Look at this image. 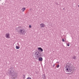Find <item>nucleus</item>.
I'll return each mask as SVG.
<instances>
[{
	"mask_svg": "<svg viewBox=\"0 0 79 79\" xmlns=\"http://www.w3.org/2000/svg\"><path fill=\"white\" fill-rule=\"evenodd\" d=\"M59 67H60V65H59V64H58L56 66V68H58Z\"/></svg>",
	"mask_w": 79,
	"mask_h": 79,
	"instance_id": "4468645a",
	"label": "nucleus"
},
{
	"mask_svg": "<svg viewBox=\"0 0 79 79\" xmlns=\"http://www.w3.org/2000/svg\"><path fill=\"white\" fill-rule=\"evenodd\" d=\"M42 77L44 79H46V78H45V74L43 75L42 76Z\"/></svg>",
	"mask_w": 79,
	"mask_h": 79,
	"instance_id": "9d476101",
	"label": "nucleus"
},
{
	"mask_svg": "<svg viewBox=\"0 0 79 79\" xmlns=\"http://www.w3.org/2000/svg\"><path fill=\"white\" fill-rule=\"evenodd\" d=\"M23 76H24V77H25V75H23Z\"/></svg>",
	"mask_w": 79,
	"mask_h": 79,
	"instance_id": "5701e85b",
	"label": "nucleus"
},
{
	"mask_svg": "<svg viewBox=\"0 0 79 79\" xmlns=\"http://www.w3.org/2000/svg\"><path fill=\"white\" fill-rule=\"evenodd\" d=\"M55 64H53V67H54V66H55Z\"/></svg>",
	"mask_w": 79,
	"mask_h": 79,
	"instance_id": "aec40b11",
	"label": "nucleus"
},
{
	"mask_svg": "<svg viewBox=\"0 0 79 79\" xmlns=\"http://www.w3.org/2000/svg\"><path fill=\"white\" fill-rule=\"evenodd\" d=\"M67 46H68V47H69V43L67 44Z\"/></svg>",
	"mask_w": 79,
	"mask_h": 79,
	"instance_id": "dca6fc26",
	"label": "nucleus"
},
{
	"mask_svg": "<svg viewBox=\"0 0 79 79\" xmlns=\"http://www.w3.org/2000/svg\"><path fill=\"white\" fill-rule=\"evenodd\" d=\"M73 72H72V73H72V74H73Z\"/></svg>",
	"mask_w": 79,
	"mask_h": 79,
	"instance_id": "4be33fe9",
	"label": "nucleus"
},
{
	"mask_svg": "<svg viewBox=\"0 0 79 79\" xmlns=\"http://www.w3.org/2000/svg\"><path fill=\"white\" fill-rule=\"evenodd\" d=\"M22 10L23 12H24V10H26V8L25 7H23L22 8V9H21Z\"/></svg>",
	"mask_w": 79,
	"mask_h": 79,
	"instance_id": "1a4fd4ad",
	"label": "nucleus"
},
{
	"mask_svg": "<svg viewBox=\"0 0 79 79\" xmlns=\"http://www.w3.org/2000/svg\"><path fill=\"white\" fill-rule=\"evenodd\" d=\"M27 79H31V78L30 77H28Z\"/></svg>",
	"mask_w": 79,
	"mask_h": 79,
	"instance_id": "f3484780",
	"label": "nucleus"
},
{
	"mask_svg": "<svg viewBox=\"0 0 79 79\" xmlns=\"http://www.w3.org/2000/svg\"><path fill=\"white\" fill-rule=\"evenodd\" d=\"M38 60L39 61H43V58L41 57H38Z\"/></svg>",
	"mask_w": 79,
	"mask_h": 79,
	"instance_id": "39448f33",
	"label": "nucleus"
},
{
	"mask_svg": "<svg viewBox=\"0 0 79 79\" xmlns=\"http://www.w3.org/2000/svg\"><path fill=\"white\" fill-rule=\"evenodd\" d=\"M34 56L36 58H38L39 57V55L37 53V52H36L34 54Z\"/></svg>",
	"mask_w": 79,
	"mask_h": 79,
	"instance_id": "20e7f679",
	"label": "nucleus"
},
{
	"mask_svg": "<svg viewBox=\"0 0 79 79\" xmlns=\"http://www.w3.org/2000/svg\"><path fill=\"white\" fill-rule=\"evenodd\" d=\"M19 31V33L20 32V34L21 35H24V34H25V30L24 29H20Z\"/></svg>",
	"mask_w": 79,
	"mask_h": 79,
	"instance_id": "7ed1b4c3",
	"label": "nucleus"
},
{
	"mask_svg": "<svg viewBox=\"0 0 79 79\" xmlns=\"http://www.w3.org/2000/svg\"><path fill=\"white\" fill-rule=\"evenodd\" d=\"M62 41L63 42H64V40L63 39H62Z\"/></svg>",
	"mask_w": 79,
	"mask_h": 79,
	"instance_id": "6ab92c4d",
	"label": "nucleus"
},
{
	"mask_svg": "<svg viewBox=\"0 0 79 79\" xmlns=\"http://www.w3.org/2000/svg\"><path fill=\"white\" fill-rule=\"evenodd\" d=\"M65 68H67L66 70V72H69L70 73V72L73 70V67H72V66H71V65L69 64H66Z\"/></svg>",
	"mask_w": 79,
	"mask_h": 79,
	"instance_id": "f03ea898",
	"label": "nucleus"
},
{
	"mask_svg": "<svg viewBox=\"0 0 79 79\" xmlns=\"http://www.w3.org/2000/svg\"><path fill=\"white\" fill-rule=\"evenodd\" d=\"M41 56H42V53H40V54L39 55V57H41Z\"/></svg>",
	"mask_w": 79,
	"mask_h": 79,
	"instance_id": "ddd939ff",
	"label": "nucleus"
},
{
	"mask_svg": "<svg viewBox=\"0 0 79 79\" xmlns=\"http://www.w3.org/2000/svg\"><path fill=\"white\" fill-rule=\"evenodd\" d=\"M73 59H74V60H76L77 59V58L76 56H74L72 58Z\"/></svg>",
	"mask_w": 79,
	"mask_h": 79,
	"instance_id": "9b49d317",
	"label": "nucleus"
},
{
	"mask_svg": "<svg viewBox=\"0 0 79 79\" xmlns=\"http://www.w3.org/2000/svg\"><path fill=\"white\" fill-rule=\"evenodd\" d=\"M56 63H59V62H57Z\"/></svg>",
	"mask_w": 79,
	"mask_h": 79,
	"instance_id": "412c9836",
	"label": "nucleus"
},
{
	"mask_svg": "<svg viewBox=\"0 0 79 79\" xmlns=\"http://www.w3.org/2000/svg\"><path fill=\"white\" fill-rule=\"evenodd\" d=\"M40 26H41V27H45V24L44 23H42L40 24Z\"/></svg>",
	"mask_w": 79,
	"mask_h": 79,
	"instance_id": "6e6552de",
	"label": "nucleus"
},
{
	"mask_svg": "<svg viewBox=\"0 0 79 79\" xmlns=\"http://www.w3.org/2000/svg\"><path fill=\"white\" fill-rule=\"evenodd\" d=\"M31 27H32V26H31V25H30L29 26V28H31Z\"/></svg>",
	"mask_w": 79,
	"mask_h": 79,
	"instance_id": "a211bd4d",
	"label": "nucleus"
},
{
	"mask_svg": "<svg viewBox=\"0 0 79 79\" xmlns=\"http://www.w3.org/2000/svg\"><path fill=\"white\" fill-rule=\"evenodd\" d=\"M8 73L9 75L11 76V79H15V78L18 77L17 73L15 71V69L13 67H10L9 69Z\"/></svg>",
	"mask_w": 79,
	"mask_h": 79,
	"instance_id": "f257e3e1",
	"label": "nucleus"
},
{
	"mask_svg": "<svg viewBox=\"0 0 79 79\" xmlns=\"http://www.w3.org/2000/svg\"><path fill=\"white\" fill-rule=\"evenodd\" d=\"M38 50L40 51V52H43V51L44 50H43V49H42V48H41V47L38 48Z\"/></svg>",
	"mask_w": 79,
	"mask_h": 79,
	"instance_id": "0eeeda50",
	"label": "nucleus"
},
{
	"mask_svg": "<svg viewBox=\"0 0 79 79\" xmlns=\"http://www.w3.org/2000/svg\"><path fill=\"white\" fill-rule=\"evenodd\" d=\"M37 53H38L37 54H38V55H40V54L41 52H37Z\"/></svg>",
	"mask_w": 79,
	"mask_h": 79,
	"instance_id": "2eb2a0df",
	"label": "nucleus"
},
{
	"mask_svg": "<svg viewBox=\"0 0 79 79\" xmlns=\"http://www.w3.org/2000/svg\"><path fill=\"white\" fill-rule=\"evenodd\" d=\"M6 38H8V39H9L10 37V34L9 33H7L6 34Z\"/></svg>",
	"mask_w": 79,
	"mask_h": 79,
	"instance_id": "423d86ee",
	"label": "nucleus"
},
{
	"mask_svg": "<svg viewBox=\"0 0 79 79\" xmlns=\"http://www.w3.org/2000/svg\"><path fill=\"white\" fill-rule=\"evenodd\" d=\"M1 0H0V1H1Z\"/></svg>",
	"mask_w": 79,
	"mask_h": 79,
	"instance_id": "b1692460",
	"label": "nucleus"
},
{
	"mask_svg": "<svg viewBox=\"0 0 79 79\" xmlns=\"http://www.w3.org/2000/svg\"><path fill=\"white\" fill-rule=\"evenodd\" d=\"M20 48V47L19 46H16V49H19Z\"/></svg>",
	"mask_w": 79,
	"mask_h": 79,
	"instance_id": "f8f14e48",
	"label": "nucleus"
}]
</instances>
